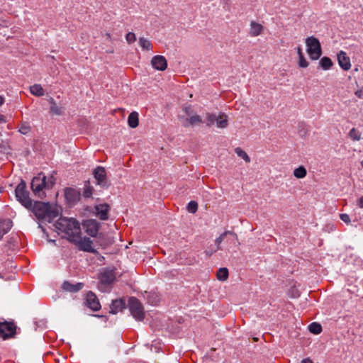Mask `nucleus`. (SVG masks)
<instances>
[{"label": "nucleus", "instance_id": "f03ea898", "mask_svg": "<svg viewBox=\"0 0 363 363\" xmlns=\"http://www.w3.org/2000/svg\"><path fill=\"white\" fill-rule=\"evenodd\" d=\"M55 228L67 235L71 242L77 235H82L79 223L74 218L60 217L55 224Z\"/></svg>", "mask_w": 363, "mask_h": 363}, {"label": "nucleus", "instance_id": "20e7f679", "mask_svg": "<svg viewBox=\"0 0 363 363\" xmlns=\"http://www.w3.org/2000/svg\"><path fill=\"white\" fill-rule=\"evenodd\" d=\"M16 200L26 208L31 207L32 199L30 198V193L26 189V183L23 179L17 185L15 189Z\"/></svg>", "mask_w": 363, "mask_h": 363}, {"label": "nucleus", "instance_id": "7c9ffc66", "mask_svg": "<svg viewBox=\"0 0 363 363\" xmlns=\"http://www.w3.org/2000/svg\"><path fill=\"white\" fill-rule=\"evenodd\" d=\"M307 174L306 169L304 167L300 166L295 169L294 171V175L298 179H302L306 177Z\"/></svg>", "mask_w": 363, "mask_h": 363}, {"label": "nucleus", "instance_id": "79ce46f5", "mask_svg": "<svg viewBox=\"0 0 363 363\" xmlns=\"http://www.w3.org/2000/svg\"><path fill=\"white\" fill-rule=\"evenodd\" d=\"M216 250H218L217 249L216 250H212V249H208L206 250H205L204 253L206 254V255L209 257H211Z\"/></svg>", "mask_w": 363, "mask_h": 363}, {"label": "nucleus", "instance_id": "f257e3e1", "mask_svg": "<svg viewBox=\"0 0 363 363\" xmlns=\"http://www.w3.org/2000/svg\"><path fill=\"white\" fill-rule=\"evenodd\" d=\"M27 209L30 211L39 221L52 223L58 216L57 210L53 208L48 202H32L31 207Z\"/></svg>", "mask_w": 363, "mask_h": 363}, {"label": "nucleus", "instance_id": "3c124183", "mask_svg": "<svg viewBox=\"0 0 363 363\" xmlns=\"http://www.w3.org/2000/svg\"><path fill=\"white\" fill-rule=\"evenodd\" d=\"M38 228H40L43 232L45 231V228L42 226L40 223L38 224Z\"/></svg>", "mask_w": 363, "mask_h": 363}, {"label": "nucleus", "instance_id": "f8f14e48", "mask_svg": "<svg viewBox=\"0 0 363 363\" xmlns=\"http://www.w3.org/2000/svg\"><path fill=\"white\" fill-rule=\"evenodd\" d=\"M179 119L183 121L182 125L185 128L197 125L203 123L201 117L196 114H192L189 117L180 116Z\"/></svg>", "mask_w": 363, "mask_h": 363}, {"label": "nucleus", "instance_id": "c756f323", "mask_svg": "<svg viewBox=\"0 0 363 363\" xmlns=\"http://www.w3.org/2000/svg\"><path fill=\"white\" fill-rule=\"evenodd\" d=\"M309 331L315 335L320 334L322 331V326L320 323L313 322L308 325Z\"/></svg>", "mask_w": 363, "mask_h": 363}, {"label": "nucleus", "instance_id": "de8ad7c7", "mask_svg": "<svg viewBox=\"0 0 363 363\" xmlns=\"http://www.w3.org/2000/svg\"><path fill=\"white\" fill-rule=\"evenodd\" d=\"M301 363H313V362L310 359H304L302 360Z\"/></svg>", "mask_w": 363, "mask_h": 363}, {"label": "nucleus", "instance_id": "ea45409f", "mask_svg": "<svg viewBox=\"0 0 363 363\" xmlns=\"http://www.w3.org/2000/svg\"><path fill=\"white\" fill-rule=\"evenodd\" d=\"M30 127L26 124L21 125L19 132L23 135L27 134L30 131Z\"/></svg>", "mask_w": 363, "mask_h": 363}, {"label": "nucleus", "instance_id": "2f4dec72", "mask_svg": "<svg viewBox=\"0 0 363 363\" xmlns=\"http://www.w3.org/2000/svg\"><path fill=\"white\" fill-rule=\"evenodd\" d=\"M228 277V270L227 268H220L217 272V278L220 281H225Z\"/></svg>", "mask_w": 363, "mask_h": 363}, {"label": "nucleus", "instance_id": "9b49d317", "mask_svg": "<svg viewBox=\"0 0 363 363\" xmlns=\"http://www.w3.org/2000/svg\"><path fill=\"white\" fill-rule=\"evenodd\" d=\"M16 326L13 322H0V337L4 340L13 337L16 334Z\"/></svg>", "mask_w": 363, "mask_h": 363}, {"label": "nucleus", "instance_id": "8fccbe9b", "mask_svg": "<svg viewBox=\"0 0 363 363\" xmlns=\"http://www.w3.org/2000/svg\"><path fill=\"white\" fill-rule=\"evenodd\" d=\"M6 121L4 119V116L3 115H1L0 114V122L1 123H4Z\"/></svg>", "mask_w": 363, "mask_h": 363}, {"label": "nucleus", "instance_id": "4468645a", "mask_svg": "<svg viewBox=\"0 0 363 363\" xmlns=\"http://www.w3.org/2000/svg\"><path fill=\"white\" fill-rule=\"evenodd\" d=\"M86 304L93 311H98L101 308V304L98 298L91 291H89L86 294Z\"/></svg>", "mask_w": 363, "mask_h": 363}, {"label": "nucleus", "instance_id": "6ab92c4d", "mask_svg": "<svg viewBox=\"0 0 363 363\" xmlns=\"http://www.w3.org/2000/svg\"><path fill=\"white\" fill-rule=\"evenodd\" d=\"M125 303L123 299H116L113 300L110 306V313L112 314H116L118 311L125 308Z\"/></svg>", "mask_w": 363, "mask_h": 363}, {"label": "nucleus", "instance_id": "1a4fd4ad", "mask_svg": "<svg viewBox=\"0 0 363 363\" xmlns=\"http://www.w3.org/2000/svg\"><path fill=\"white\" fill-rule=\"evenodd\" d=\"M71 243L76 245L81 251L94 254L98 253V251L92 247L93 241L89 238H82L81 235H79L72 240Z\"/></svg>", "mask_w": 363, "mask_h": 363}, {"label": "nucleus", "instance_id": "603ef678", "mask_svg": "<svg viewBox=\"0 0 363 363\" xmlns=\"http://www.w3.org/2000/svg\"><path fill=\"white\" fill-rule=\"evenodd\" d=\"M106 36H107V38H111V35H110V34L107 33V34H106Z\"/></svg>", "mask_w": 363, "mask_h": 363}, {"label": "nucleus", "instance_id": "f704fd0d", "mask_svg": "<svg viewBox=\"0 0 363 363\" xmlns=\"http://www.w3.org/2000/svg\"><path fill=\"white\" fill-rule=\"evenodd\" d=\"M349 135L353 140L359 141L361 139V134L354 128L350 130Z\"/></svg>", "mask_w": 363, "mask_h": 363}, {"label": "nucleus", "instance_id": "a878e982", "mask_svg": "<svg viewBox=\"0 0 363 363\" xmlns=\"http://www.w3.org/2000/svg\"><path fill=\"white\" fill-rule=\"evenodd\" d=\"M30 93L37 96H42L44 95L45 91L40 84H35L30 86Z\"/></svg>", "mask_w": 363, "mask_h": 363}, {"label": "nucleus", "instance_id": "72a5a7b5", "mask_svg": "<svg viewBox=\"0 0 363 363\" xmlns=\"http://www.w3.org/2000/svg\"><path fill=\"white\" fill-rule=\"evenodd\" d=\"M216 120H217V116L214 113H206V125L210 127L213 125Z\"/></svg>", "mask_w": 363, "mask_h": 363}, {"label": "nucleus", "instance_id": "c03bdc74", "mask_svg": "<svg viewBox=\"0 0 363 363\" xmlns=\"http://www.w3.org/2000/svg\"><path fill=\"white\" fill-rule=\"evenodd\" d=\"M46 183H48L49 184V188H51L52 186V185L54 184V183H55L54 177L52 176H51L48 179V182L46 181Z\"/></svg>", "mask_w": 363, "mask_h": 363}, {"label": "nucleus", "instance_id": "c85d7f7f", "mask_svg": "<svg viewBox=\"0 0 363 363\" xmlns=\"http://www.w3.org/2000/svg\"><path fill=\"white\" fill-rule=\"evenodd\" d=\"M228 234L232 235L235 236V238H237V235H236L235 233L232 232V231H228H228H225V232L223 233H222V234H221L218 238H217L216 239V240H215V242H216V244L217 245V248H216V249H217L218 250L221 249V248H220V243L223 241V240L225 239V238L226 237V235H228Z\"/></svg>", "mask_w": 363, "mask_h": 363}, {"label": "nucleus", "instance_id": "e433bc0d", "mask_svg": "<svg viewBox=\"0 0 363 363\" xmlns=\"http://www.w3.org/2000/svg\"><path fill=\"white\" fill-rule=\"evenodd\" d=\"M298 65L300 67L306 68L308 66V62L306 60L304 55L298 57Z\"/></svg>", "mask_w": 363, "mask_h": 363}, {"label": "nucleus", "instance_id": "393cba45", "mask_svg": "<svg viewBox=\"0 0 363 363\" xmlns=\"http://www.w3.org/2000/svg\"><path fill=\"white\" fill-rule=\"evenodd\" d=\"M319 65L323 69L328 70L333 67V63L330 57H323L320 60Z\"/></svg>", "mask_w": 363, "mask_h": 363}, {"label": "nucleus", "instance_id": "9d476101", "mask_svg": "<svg viewBox=\"0 0 363 363\" xmlns=\"http://www.w3.org/2000/svg\"><path fill=\"white\" fill-rule=\"evenodd\" d=\"M92 174L96 180V184L103 188H108L111 183L107 177L105 167L98 166L93 169Z\"/></svg>", "mask_w": 363, "mask_h": 363}, {"label": "nucleus", "instance_id": "39448f33", "mask_svg": "<svg viewBox=\"0 0 363 363\" xmlns=\"http://www.w3.org/2000/svg\"><path fill=\"white\" fill-rule=\"evenodd\" d=\"M306 51L312 60H317L322 55V48L318 38L310 36L306 39Z\"/></svg>", "mask_w": 363, "mask_h": 363}, {"label": "nucleus", "instance_id": "b1692460", "mask_svg": "<svg viewBox=\"0 0 363 363\" xmlns=\"http://www.w3.org/2000/svg\"><path fill=\"white\" fill-rule=\"evenodd\" d=\"M263 29V26L255 21H252L250 23V33L252 36L256 37L259 35Z\"/></svg>", "mask_w": 363, "mask_h": 363}, {"label": "nucleus", "instance_id": "5701e85b", "mask_svg": "<svg viewBox=\"0 0 363 363\" xmlns=\"http://www.w3.org/2000/svg\"><path fill=\"white\" fill-rule=\"evenodd\" d=\"M128 125L132 128H136L139 124L138 113L136 111H133L130 113L128 118Z\"/></svg>", "mask_w": 363, "mask_h": 363}, {"label": "nucleus", "instance_id": "4c0bfd02", "mask_svg": "<svg viewBox=\"0 0 363 363\" xmlns=\"http://www.w3.org/2000/svg\"><path fill=\"white\" fill-rule=\"evenodd\" d=\"M125 40L129 44L134 43L136 40L135 33L132 32L128 33L125 35Z\"/></svg>", "mask_w": 363, "mask_h": 363}, {"label": "nucleus", "instance_id": "dca6fc26", "mask_svg": "<svg viewBox=\"0 0 363 363\" xmlns=\"http://www.w3.org/2000/svg\"><path fill=\"white\" fill-rule=\"evenodd\" d=\"M337 61L340 67L342 69L347 71L351 68L350 59L345 52L341 50L337 54Z\"/></svg>", "mask_w": 363, "mask_h": 363}, {"label": "nucleus", "instance_id": "a18cd8bd", "mask_svg": "<svg viewBox=\"0 0 363 363\" xmlns=\"http://www.w3.org/2000/svg\"><path fill=\"white\" fill-rule=\"evenodd\" d=\"M357 205L359 206V208H363V196L359 199Z\"/></svg>", "mask_w": 363, "mask_h": 363}, {"label": "nucleus", "instance_id": "37998d69", "mask_svg": "<svg viewBox=\"0 0 363 363\" xmlns=\"http://www.w3.org/2000/svg\"><path fill=\"white\" fill-rule=\"evenodd\" d=\"M354 94L359 99H363V90L358 89L355 91Z\"/></svg>", "mask_w": 363, "mask_h": 363}, {"label": "nucleus", "instance_id": "c9c22d12", "mask_svg": "<svg viewBox=\"0 0 363 363\" xmlns=\"http://www.w3.org/2000/svg\"><path fill=\"white\" fill-rule=\"evenodd\" d=\"M187 211L189 213H194L198 209V203L194 201H191L187 205Z\"/></svg>", "mask_w": 363, "mask_h": 363}, {"label": "nucleus", "instance_id": "6e6552de", "mask_svg": "<svg viewBox=\"0 0 363 363\" xmlns=\"http://www.w3.org/2000/svg\"><path fill=\"white\" fill-rule=\"evenodd\" d=\"M30 187L34 194L42 199L45 195L43 189L49 188V184L46 183V176L40 173L35 177L30 183Z\"/></svg>", "mask_w": 363, "mask_h": 363}, {"label": "nucleus", "instance_id": "7ed1b4c3", "mask_svg": "<svg viewBox=\"0 0 363 363\" xmlns=\"http://www.w3.org/2000/svg\"><path fill=\"white\" fill-rule=\"evenodd\" d=\"M83 229L84 232L91 237L96 238L98 239L99 244L105 247L108 245V242H106L104 239V235L103 233H99V230L100 228V223L94 219H88L85 220L82 223Z\"/></svg>", "mask_w": 363, "mask_h": 363}, {"label": "nucleus", "instance_id": "58836bf2", "mask_svg": "<svg viewBox=\"0 0 363 363\" xmlns=\"http://www.w3.org/2000/svg\"><path fill=\"white\" fill-rule=\"evenodd\" d=\"M182 110L187 117H189L193 114V111L190 105L184 106Z\"/></svg>", "mask_w": 363, "mask_h": 363}, {"label": "nucleus", "instance_id": "09e8293b", "mask_svg": "<svg viewBox=\"0 0 363 363\" xmlns=\"http://www.w3.org/2000/svg\"><path fill=\"white\" fill-rule=\"evenodd\" d=\"M4 103V98L1 96H0V106L3 105Z\"/></svg>", "mask_w": 363, "mask_h": 363}, {"label": "nucleus", "instance_id": "a211bd4d", "mask_svg": "<svg viewBox=\"0 0 363 363\" xmlns=\"http://www.w3.org/2000/svg\"><path fill=\"white\" fill-rule=\"evenodd\" d=\"M84 286V284L82 283H77V284H72L68 281H64L62 284V289L65 291L72 292V293H76L77 291H79L81 289H82Z\"/></svg>", "mask_w": 363, "mask_h": 363}, {"label": "nucleus", "instance_id": "473e14b6", "mask_svg": "<svg viewBox=\"0 0 363 363\" xmlns=\"http://www.w3.org/2000/svg\"><path fill=\"white\" fill-rule=\"evenodd\" d=\"M235 153L241 158H242L246 162H250V157L247 155V154L246 153L245 151H244L242 149H241L240 147H236L235 149Z\"/></svg>", "mask_w": 363, "mask_h": 363}, {"label": "nucleus", "instance_id": "412c9836", "mask_svg": "<svg viewBox=\"0 0 363 363\" xmlns=\"http://www.w3.org/2000/svg\"><path fill=\"white\" fill-rule=\"evenodd\" d=\"M13 222L10 219H0V233L4 235L12 228Z\"/></svg>", "mask_w": 363, "mask_h": 363}, {"label": "nucleus", "instance_id": "423d86ee", "mask_svg": "<svg viewBox=\"0 0 363 363\" xmlns=\"http://www.w3.org/2000/svg\"><path fill=\"white\" fill-rule=\"evenodd\" d=\"M99 289L103 292L106 291L107 288L111 285L116 279L115 272L113 269L104 268L99 274Z\"/></svg>", "mask_w": 363, "mask_h": 363}, {"label": "nucleus", "instance_id": "4be33fe9", "mask_svg": "<svg viewBox=\"0 0 363 363\" xmlns=\"http://www.w3.org/2000/svg\"><path fill=\"white\" fill-rule=\"evenodd\" d=\"M215 123L218 128H225L228 125V116L225 113H220Z\"/></svg>", "mask_w": 363, "mask_h": 363}, {"label": "nucleus", "instance_id": "864d4df0", "mask_svg": "<svg viewBox=\"0 0 363 363\" xmlns=\"http://www.w3.org/2000/svg\"><path fill=\"white\" fill-rule=\"evenodd\" d=\"M3 235H3V234H1V235L0 236V240L2 239Z\"/></svg>", "mask_w": 363, "mask_h": 363}, {"label": "nucleus", "instance_id": "f3484780", "mask_svg": "<svg viewBox=\"0 0 363 363\" xmlns=\"http://www.w3.org/2000/svg\"><path fill=\"white\" fill-rule=\"evenodd\" d=\"M96 213L102 220L108 219L109 206L106 203L99 204L95 206Z\"/></svg>", "mask_w": 363, "mask_h": 363}, {"label": "nucleus", "instance_id": "0eeeda50", "mask_svg": "<svg viewBox=\"0 0 363 363\" xmlns=\"http://www.w3.org/2000/svg\"><path fill=\"white\" fill-rule=\"evenodd\" d=\"M128 306L131 315L138 321H143L145 318V311L140 301L135 298L130 297L128 299Z\"/></svg>", "mask_w": 363, "mask_h": 363}, {"label": "nucleus", "instance_id": "49530a36", "mask_svg": "<svg viewBox=\"0 0 363 363\" xmlns=\"http://www.w3.org/2000/svg\"><path fill=\"white\" fill-rule=\"evenodd\" d=\"M297 53H298V57L301 56V55H303V52H302V49H301V48L300 46H298L297 48Z\"/></svg>", "mask_w": 363, "mask_h": 363}, {"label": "nucleus", "instance_id": "a19ab883", "mask_svg": "<svg viewBox=\"0 0 363 363\" xmlns=\"http://www.w3.org/2000/svg\"><path fill=\"white\" fill-rule=\"evenodd\" d=\"M340 219L342 221H344L346 223H350V218L349 215H347L346 213L340 214Z\"/></svg>", "mask_w": 363, "mask_h": 363}, {"label": "nucleus", "instance_id": "aec40b11", "mask_svg": "<svg viewBox=\"0 0 363 363\" xmlns=\"http://www.w3.org/2000/svg\"><path fill=\"white\" fill-rule=\"evenodd\" d=\"M50 104V113L53 115L62 116L64 113L65 109L62 106L57 105L53 98L49 99Z\"/></svg>", "mask_w": 363, "mask_h": 363}, {"label": "nucleus", "instance_id": "bb28decb", "mask_svg": "<svg viewBox=\"0 0 363 363\" xmlns=\"http://www.w3.org/2000/svg\"><path fill=\"white\" fill-rule=\"evenodd\" d=\"M138 43L143 50H150L152 49L151 42L143 37L139 38Z\"/></svg>", "mask_w": 363, "mask_h": 363}, {"label": "nucleus", "instance_id": "cd10ccee", "mask_svg": "<svg viewBox=\"0 0 363 363\" xmlns=\"http://www.w3.org/2000/svg\"><path fill=\"white\" fill-rule=\"evenodd\" d=\"M93 194V187L90 185L89 181L84 182V187L83 191V196L84 198H91Z\"/></svg>", "mask_w": 363, "mask_h": 363}, {"label": "nucleus", "instance_id": "2eb2a0df", "mask_svg": "<svg viewBox=\"0 0 363 363\" xmlns=\"http://www.w3.org/2000/svg\"><path fill=\"white\" fill-rule=\"evenodd\" d=\"M151 65L157 70L164 71L167 67V62L164 56L156 55L152 58Z\"/></svg>", "mask_w": 363, "mask_h": 363}, {"label": "nucleus", "instance_id": "ddd939ff", "mask_svg": "<svg viewBox=\"0 0 363 363\" xmlns=\"http://www.w3.org/2000/svg\"><path fill=\"white\" fill-rule=\"evenodd\" d=\"M65 196L67 202L70 204L77 203L81 197V193L79 191L73 188H67L65 190Z\"/></svg>", "mask_w": 363, "mask_h": 363}]
</instances>
